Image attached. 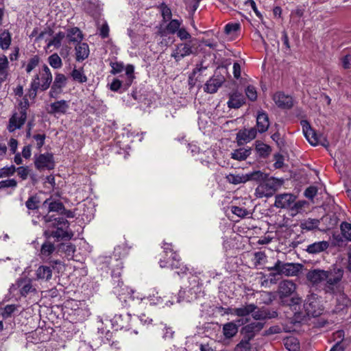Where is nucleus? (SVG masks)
Wrapping results in <instances>:
<instances>
[{
	"label": "nucleus",
	"mask_w": 351,
	"mask_h": 351,
	"mask_svg": "<svg viewBox=\"0 0 351 351\" xmlns=\"http://www.w3.org/2000/svg\"><path fill=\"white\" fill-rule=\"evenodd\" d=\"M34 165L39 171L54 169L55 162L53 154L51 153H45L35 156Z\"/></svg>",
	"instance_id": "obj_9"
},
{
	"label": "nucleus",
	"mask_w": 351,
	"mask_h": 351,
	"mask_svg": "<svg viewBox=\"0 0 351 351\" xmlns=\"http://www.w3.org/2000/svg\"><path fill=\"white\" fill-rule=\"evenodd\" d=\"M327 277L324 279L326 281L325 290L326 292H332L334 287L337 285L343 277V271L338 269L334 271H326Z\"/></svg>",
	"instance_id": "obj_13"
},
{
	"label": "nucleus",
	"mask_w": 351,
	"mask_h": 351,
	"mask_svg": "<svg viewBox=\"0 0 351 351\" xmlns=\"http://www.w3.org/2000/svg\"><path fill=\"white\" fill-rule=\"evenodd\" d=\"M110 64L112 68L111 73L114 75L118 74L124 70V64L123 62H110Z\"/></svg>",
	"instance_id": "obj_62"
},
{
	"label": "nucleus",
	"mask_w": 351,
	"mask_h": 351,
	"mask_svg": "<svg viewBox=\"0 0 351 351\" xmlns=\"http://www.w3.org/2000/svg\"><path fill=\"white\" fill-rule=\"evenodd\" d=\"M224 82L225 77L223 75H215L206 82L204 90L208 93L213 94L217 91Z\"/></svg>",
	"instance_id": "obj_18"
},
{
	"label": "nucleus",
	"mask_w": 351,
	"mask_h": 351,
	"mask_svg": "<svg viewBox=\"0 0 351 351\" xmlns=\"http://www.w3.org/2000/svg\"><path fill=\"white\" fill-rule=\"evenodd\" d=\"M56 230H53L50 233V236L57 239V240L60 239H66L69 240L73 237V233L69 228L65 227H56Z\"/></svg>",
	"instance_id": "obj_27"
},
{
	"label": "nucleus",
	"mask_w": 351,
	"mask_h": 351,
	"mask_svg": "<svg viewBox=\"0 0 351 351\" xmlns=\"http://www.w3.org/2000/svg\"><path fill=\"white\" fill-rule=\"evenodd\" d=\"M17 186V182L14 179H8L0 182V189L3 188L15 189Z\"/></svg>",
	"instance_id": "obj_63"
},
{
	"label": "nucleus",
	"mask_w": 351,
	"mask_h": 351,
	"mask_svg": "<svg viewBox=\"0 0 351 351\" xmlns=\"http://www.w3.org/2000/svg\"><path fill=\"white\" fill-rule=\"evenodd\" d=\"M52 74L49 68L44 64L39 73L36 74L32 79L30 88L28 90L27 95H25L34 99L36 97L37 91L40 88L42 91L47 90L52 83Z\"/></svg>",
	"instance_id": "obj_1"
},
{
	"label": "nucleus",
	"mask_w": 351,
	"mask_h": 351,
	"mask_svg": "<svg viewBox=\"0 0 351 351\" xmlns=\"http://www.w3.org/2000/svg\"><path fill=\"white\" fill-rule=\"evenodd\" d=\"M63 208V204L59 201L51 202L49 204V212H60L61 213Z\"/></svg>",
	"instance_id": "obj_61"
},
{
	"label": "nucleus",
	"mask_w": 351,
	"mask_h": 351,
	"mask_svg": "<svg viewBox=\"0 0 351 351\" xmlns=\"http://www.w3.org/2000/svg\"><path fill=\"white\" fill-rule=\"evenodd\" d=\"M232 213L237 216L243 218L250 215V213L245 208L237 206H232L230 207Z\"/></svg>",
	"instance_id": "obj_55"
},
{
	"label": "nucleus",
	"mask_w": 351,
	"mask_h": 351,
	"mask_svg": "<svg viewBox=\"0 0 351 351\" xmlns=\"http://www.w3.org/2000/svg\"><path fill=\"white\" fill-rule=\"evenodd\" d=\"M238 324L234 322H228L223 326V334L226 339H230L238 332V328L241 325V321Z\"/></svg>",
	"instance_id": "obj_30"
},
{
	"label": "nucleus",
	"mask_w": 351,
	"mask_h": 351,
	"mask_svg": "<svg viewBox=\"0 0 351 351\" xmlns=\"http://www.w3.org/2000/svg\"><path fill=\"white\" fill-rule=\"evenodd\" d=\"M182 21L177 19H172L166 26V31L169 34H176L180 29Z\"/></svg>",
	"instance_id": "obj_48"
},
{
	"label": "nucleus",
	"mask_w": 351,
	"mask_h": 351,
	"mask_svg": "<svg viewBox=\"0 0 351 351\" xmlns=\"http://www.w3.org/2000/svg\"><path fill=\"white\" fill-rule=\"evenodd\" d=\"M44 219L47 223L49 224V227H65L69 228V221L62 217H53V215H47L44 217Z\"/></svg>",
	"instance_id": "obj_28"
},
{
	"label": "nucleus",
	"mask_w": 351,
	"mask_h": 351,
	"mask_svg": "<svg viewBox=\"0 0 351 351\" xmlns=\"http://www.w3.org/2000/svg\"><path fill=\"white\" fill-rule=\"evenodd\" d=\"M245 97L239 92H234L229 95L227 105L230 108H239L245 104Z\"/></svg>",
	"instance_id": "obj_25"
},
{
	"label": "nucleus",
	"mask_w": 351,
	"mask_h": 351,
	"mask_svg": "<svg viewBox=\"0 0 351 351\" xmlns=\"http://www.w3.org/2000/svg\"><path fill=\"white\" fill-rule=\"evenodd\" d=\"M65 38V33L60 32L57 33L47 44V47L53 46L55 48L58 49L61 46L62 40Z\"/></svg>",
	"instance_id": "obj_46"
},
{
	"label": "nucleus",
	"mask_w": 351,
	"mask_h": 351,
	"mask_svg": "<svg viewBox=\"0 0 351 351\" xmlns=\"http://www.w3.org/2000/svg\"><path fill=\"white\" fill-rule=\"evenodd\" d=\"M122 251H125V249L120 246L114 249L113 256L110 257V265L112 267V277H119L121 274L120 270L123 267L122 262L119 261L120 254Z\"/></svg>",
	"instance_id": "obj_17"
},
{
	"label": "nucleus",
	"mask_w": 351,
	"mask_h": 351,
	"mask_svg": "<svg viewBox=\"0 0 351 351\" xmlns=\"http://www.w3.org/2000/svg\"><path fill=\"white\" fill-rule=\"evenodd\" d=\"M256 151L261 158H267L271 153V147L261 141H256Z\"/></svg>",
	"instance_id": "obj_40"
},
{
	"label": "nucleus",
	"mask_w": 351,
	"mask_h": 351,
	"mask_svg": "<svg viewBox=\"0 0 351 351\" xmlns=\"http://www.w3.org/2000/svg\"><path fill=\"white\" fill-rule=\"evenodd\" d=\"M264 324L261 322H253L246 325L243 328L244 335L249 337V339H253L256 332H259L263 328Z\"/></svg>",
	"instance_id": "obj_35"
},
{
	"label": "nucleus",
	"mask_w": 351,
	"mask_h": 351,
	"mask_svg": "<svg viewBox=\"0 0 351 351\" xmlns=\"http://www.w3.org/2000/svg\"><path fill=\"white\" fill-rule=\"evenodd\" d=\"M284 344L289 351H299L300 345L298 339L295 337H288L284 340Z\"/></svg>",
	"instance_id": "obj_44"
},
{
	"label": "nucleus",
	"mask_w": 351,
	"mask_h": 351,
	"mask_svg": "<svg viewBox=\"0 0 351 351\" xmlns=\"http://www.w3.org/2000/svg\"><path fill=\"white\" fill-rule=\"evenodd\" d=\"M340 229L343 237L347 241H351V224L343 221L341 223Z\"/></svg>",
	"instance_id": "obj_53"
},
{
	"label": "nucleus",
	"mask_w": 351,
	"mask_h": 351,
	"mask_svg": "<svg viewBox=\"0 0 351 351\" xmlns=\"http://www.w3.org/2000/svg\"><path fill=\"white\" fill-rule=\"evenodd\" d=\"M245 94L247 97L254 101L257 99V92L254 86L250 85L245 89Z\"/></svg>",
	"instance_id": "obj_60"
},
{
	"label": "nucleus",
	"mask_w": 351,
	"mask_h": 351,
	"mask_svg": "<svg viewBox=\"0 0 351 351\" xmlns=\"http://www.w3.org/2000/svg\"><path fill=\"white\" fill-rule=\"evenodd\" d=\"M337 302L339 306L338 308L342 310L350 304V300L345 294H340L337 299Z\"/></svg>",
	"instance_id": "obj_59"
},
{
	"label": "nucleus",
	"mask_w": 351,
	"mask_h": 351,
	"mask_svg": "<svg viewBox=\"0 0 351 351\" xmlns=\"http://www.w3.org/2000/svg\"><path fill=\"white\" fill-rule=\"evenodd\" d=\"M76 60L81 62L86 59L90 53L89 47L86 43H79L75 48Z\"/></svg>",
	"instance_id": "obj_31"
},
{
	"label": "nucleus",
	"mask_w": 351,
	"mask_h": 351,
	"mask_svg": "<svg viewBox=\"0 0 351 351\" xmlns=\"http://www.w3.org/2000/svg\"><path fill=\"white\" fill-rule=\"evenodd\" d=\"M190 286L191 287L187 291L190 295L186 298L187 302H191V300L196 299L202 292V284L199 283L197 277L194 276L190 280Z\"/></svg>",
	"instance_id": "obj_22"
},
{
	"label": "nucleus",
	"mask_w": 351,
	"mask_h": 351,
	"mask_svg": "<svg viewBox=\"0 0 351 351\" xmlns=\"http://www.w3.org/2000/svg\"><path fill=\"white\" fill-rule=\"evenodd\" d=\"M8 65L9 62L5 56L0 57V82H3L6 80L8 75Z\"/></svg>",
	"instance_id": "obj_38"
},
{
	"label": "nucleus",
	"mask_w": 351,
	"mask_h": 351,
	"mask_svg": "<svg viewBox=\"0 0 351 351\" xmlns=\"http://www.w3.org/2000/svg\"><path fill=\"white\" fill-rule=\"evenodd\" d=\"M195 53L196 48L194 45L191 43V41H186L176 45L172 51L171 57L173 58L176 62H179L185 57Z\"/></svg>",
	"instance_id": "obj_6"
},
{
	"label": "nucleus",
	"mask_w": 351,
	"mask_h": 351,
	"mask_svg": "<svg viewBox=\"0 0 351 351\" xmlns=\"http://www.w3.org/2000/svg\"><path fill=\"white\" fill-rule=\"evenodd\" d=\"M39 200L36 195L31 196L25 202V206L29 210H36L38 208Z\"/></svg>",
	"instance_id": "obj_56"
},
{
	"label": "nucleus",
	"mask_w": 351,
	"mask_h": 351,
	"mask_svg": "<svg viewBox=\"0 0 351 351\" xmlns=\"http://www.w3.org/2000/svg\"><path fill=\"white\" fill-rule=\"evenodd\" d=\"M27 119V112L25 109H22L19 112H15L9 119V123L7 129L10 132H13L17 129H20L25 123Z\"/></svg>",
	"instance_id": "obj_12"
},
{
	"label": "nucleus",
	"mask_w": 351,
	"mask_h": 351,
	"mask_svg": "<svg viewBox=\"0 0 351 351\" xmlns=\"http://www.w3.org/2000/svg\"><path fill=\"white\" fill-rule=\"evenodd\" d=\"M131 321V315L129 313L115 315L111 320L112 325L116 330H130Z\"/></svg>",
	"instance_id": "obj_15"
},
{
	"label": "nucleus",
	"mask_w": 351,
	"mask_h": 351,
	"mask_svg": "<svg viewBox=\"0 0 351 351\" xmlns=\"http://www.w3.org/2000/svg\"><path fill=\"white\" fill-rule=\"evenodd\" d=\"M12 42V36L8 30H3L0 34V47L3 50L9 49Z\"/></svg>",
	"instance_id": "obj_41"
},
{
	"label": "nucleus",
	"mask_w": 351,
	"mask_h": 351,
	"mask_svg": "<svg viewBox=\"0 0 351 351\" xmlns=\"http://www.w3.org/2000/svg\"><path fill=\"white\" fill-rule=\"evenodd\" d=\"M71 76L74 81L81 84L86 82L88 80L84 74L83 68H74L71 73Z\"/></svg>",
	"instance_id": "obj_43"
},
{
	"label": "nucleus",
	"mask_w": 351,
	"mask_h": 351,
	"mask_svg": "<svg viewBox=\"0 0 351 351\" xmlns=\"http://www.w3.org/2000/svg\"><path fill=\"white\" fill-rule=\"evenodd\" d=\"M227 180L234 184H238L241 183H245V174L242 175H234V174H229L226 176Z\"/></svg>",
	"instance_id": "obj_51"
},
{
	"label": "nucleus",
	"mask_w": 351,
	"mask_h": 351,
	"mask_svg": "<svg viewBox=\"0 0 351 351\" xmlns=\"http://www.w3.org/2000/svg\"><path fill=\"white\" fill-rule=\"evenodd\" d=\"M146 296L143 293L136 292L133 289H130L128 292V301H132L136 303H140L143 299H145Z\"/></svg>",
	"instance_id": "obj_49"
},
{
	"label": "nucleus",
	"mask_w": 351,
	"mask_h": 351,
	"mask_svg": "<svg viewBox=\"0 0 351 351\" xmlns=\"http://www.w3.org/2000/svg\"><path fill=\"white\" fill-rule=\"evenodd\" d=\"M88 3V9L93 14H99L103 10V4L99 0H90Z\"/></svg>",
	"instance_id": "obj_47"
},
{
	"label": "nucleus",
	"mask_w": 351,
	"mask_h": 351,
	"mask_svg": "<svg viewBox=\"0 0 351 351\" xmlns=\"http://www.w3.org/2000/svg\"><path fill=\"white\" fill-rule=\"evenodd\" d=\"M125 70L126 75V80L123 86H125V89H127L129 86H131L132 81L134 79V67L132 64H128Z\"/></svg>",
	"instance_id": "obj_45"
},
{
	"label": "nucleus",
	"mask_w": 351,
	"mask_h": 351,
	"mask_svg": "<svg viewBox=\"0 0 351 351\" xmlns=\"http://www.w3.org/2000/svg\"><path fill=\"white\" fill-rule=\"evenodd\" d=\"M16 171L17 172L18 176L23 180L27 178L29 173L28 167L25 166H21L16 168Z\"/></svg>",
	"instance_id": "obj_64"
},
{
	"label": "nucleus",
	"mask_w": 351,
	"mask_h": 351,
	"mask_svg": "<svg viewBox=\"0 0 351 351\" xmlns=\"http://www.w3.org/2000/svg\"><path fill=\"white\" fill-rule=\"evenodd\" d=\"M303 307L308 316L317 317L320 315L323 311L320 298L315 293L307 295L304 300Z\"/></svg>",
	"instance_id": "obj_4"
},
{
	"label": "nucleus",
	"mask_w": 351,
	"mask_h": 351,
	"mask_svg": "<svg viewBox=\"0 0 351 351\" xmlns=\"http://www.w3.org/2000/svg\"><path fill=\"white\" fill-rule=\"evenodd\" d=\"M40 58L38 56H34L31 58L26 66L25 71L27 73H29L33 69H34L39 64Z\"/></svg>",
	"instance_id": "obj_57"
},
{
	"label": "nucleus",
	"mask_w": 351,
	"mask_h": 351,
	"mask_svg": "<svg viewBox=\"0 0 351 351\" xmlns=\"http://www.w3.org/2000/svg\"><path fill=\"white\" fill-rule=\"evenodd\" d=\"M326 271L322 269H313L306 274L307 280L313 285H318L324 281L327 277Z\"/></svg>",
	"instance_id": "obj_23"
},
{
	"label": "nucleus",
	"mask_w": 351,
	"mask_h": 351,
	"mask_svg": "<svg viewBox=\"0 0 351 351\" xmlns=\"http://www.w3.org/2000/svg\"><path fill=\"white\" fill-rule=\"evenodd\" d=\"M66 83L67 78L64 74L60 73H56L54 80L49 93V97L56 98L58 95L62 93L63 88L66 86Z\"/></svg>",
	"instance_id": "obj_10"
},
{
	"label": "nucleus",
	"mask_w": 351,
	"mask_h": 351,
	"mask_svg": "<svg viewBox=\"0 0 351 351\" xmlns=\"http://www.w3.org/2000/svg\"><path fill=\"white\" fill-rule=\"evenodd\" d=\"M302 267L300 263H285L278 260L274 266L268 267L269 271H276V274L285 276H296Z\"/></svg>",
	"instance_id": "obj_2"
},
{
	"label": "nucleus",
	"mask_w": 351,
	"mask_h": 351,
	"mask_svg": "<svg viewBox=\"0 0 351 351\" xmlns=\"http://www.w3.org/2000/svg\"><path fill=\"white\" fill-rule=\"evenodd\" d=\"M329 243L326 241H317L307 245L306 251L311 254H316L327 250Z\"/></svg>",
	"instance_id": "obj_29"
},
{
	"label": "nucleus",
	"mask_w": 351,
	"mask_h": 351,
	"mask_svg": "<svg viewBox=\"0 0 351 351\" xmlns=\"http://www.w3.org/2000/svg\"><path fill=\"white\" fill-rule=\"evenodd\" d=\"M278 314L276 311H270L267 308H257L252 313V317L256 320H263L266 319H271L277 317Z\"/></svg>",
	"instance_id": "obj_32"
},
{
	"label": "nucleus",
	"mask_w": 351,
	"mask_h": 351,
	"mask_svg": "<svg viewBox=\"0 0 351 351\" xmlns=\"http://www.w3.org/2000/svg\"><path fill=\"white\" fill-rule=\"evenodd\" d=\"M53 265L59 264V261H53L51 262ZM53 265L49 266L46 265H40L35 271L36 280L38 281L48 282L53 275Z\"/></svg>",
	"instance_id": "obj_14"
},
{
	"label": "nucleus",
	"mask_w": 351,
	"mask_h": 351,
	"mask_svg": "<svg viewBox=\"0 0 351 351\" xmlns=\"http://www.w3.org/2000/svg\"><path fill=\"white\" fill-rule=\"evenodd\" d=\"M295 201V195L290 193H284L276 196L274 205L277 208H290Z\"/></svg>",
	"instance_id": "obj_19"
},
{
	"label": "nucleus",
	"mask_w": 351,
	"mask_h": 351,
	"mask_svg": "<svg viewBox=\"0 0 351 351\" xmlns=\"http://www.w3.org/2000/svg\"><path fill=\"white\" fill-rule=\"evenodd\" d=\"M251 154L250 148L241 147L231 153V158L237 160H244Z\"/></svg>",
	"instance_id": "obj_39"
},
{
	"label": "nucleus",
	"mask_w": 351,
	"mask_h": 351,
	"mask_svg": "<svg viewBox=\"0 0 351 351\" xmlns=\"http://www.w3.org/2000/svg\"><path fill=\"white\" fill-rule=\"evenodd\" d=\"M16 290H19L20 295L25 298L29 294L37 293L36 288L32 284V280L27 277L19 278L9 289L10 293Z\"/></svg>",
	"instance_id": "obj_3"
},
{
	"label": "nucleus",
	"mask_w": 351,
	"mask_h": 351,
	"mask_svg": "<svg viewBox=\"0 0 351 351\" xmlns=\"http://www.w3.org/2000/svg\"><path fill=\"white\" fill-rule=\"evenodd\" d=\"M268 178V174L265 173L261 171H253L245 173V180L247 181H255L256 182L261 183L263 181H265Z\"/></svg>",
	"instance_id": "obj_37"
},
{
	"label": "nucleus",
	"mask_w": 351,
	"mask_h": 351,
	"mask_svg": "<svg viewBox=\"0 0 351 351\" xmlns=\"http://www.w3.org/2000/svg\"><path fill=\"white\" fill-rule=\"evenodd\" d=\"M75 252V246L71 243H61L58 246L57 253L64 254L68 259L73 258Z\"/></svg>",
	"instance_id": "obj_36"
},
{
	"label": "nucleus",
	"mask_w": 351,
	"mask_h": 351,
	"mask_svg": "<svg viewBox=\"0 0 351 351\" xmlns=\"http://www.w3.org/2000/svg\"><path fill=\"white\" fill-rule=\"evenodd\" d=\"M65 37L70 43H80L84 38L82 31L76 27L68 29Z\"/></svg>",
	"instance_id": "obj_34"
},
{
	"label": "nucleus",
	"mask_w": 351,
	"mask_h": 351,
	"mask_svg": "<svg viewBox=\"0 0 351 351\" xmlns=\"http://www.w3.org/2000/svg\"><path fill=\"white\" fill-rule=\"evenodd\" d=\"M49 65L53 69H58L62 67V62L58 53H53L48 58Z\"/></svg>",
	"instance_id": "obj_50"
},
{
	"label": "nucleus",
	"mask_w": 351,
	"mask_h": 351,
	"mask_svg": "<svg viewBox=\"0 0 351 351\" xmlns=\"http://www.w3.org/2000/svg\"><path fill=\"white\" fill-rule=\"evenodd\" d=\"M252 339H249V337L244 335L243 339L240 341V343L237 346V351H250L251 349L250 340Z\"/></svg>",
	"instance_id": "obj_54"
},
{
	"label": "nucleus",
	"mask_w": 351,
	"mask_h": 351,
	"mask_svg": "<svg viewBox=\"0 0 351 351\" xmlns=\"http://www.w3.org/2000/svg\"><path fill=\"white\" fill-rule=\"evenodd\" d=\"M160 266L162 268H170L171 269H179L176 271L177 274L180 276L184 274L189 271V268L180 262V258L176 252H172V257L167 258V260H160Z\"/></svg>",
	"instance_id": "obj_7"
},
{
	"label": "nucleus",
	"mask_w": 351,
	"mask_h": 351,
	"mask_svg": "<svg viewBox=\"0 0 351 351\" xmlns=\"http://www.w3.org/2000/svg\"><path fill=\"white\" fill-rule=\"evenodd\" d=\"M296 285L291 280H284L279 283L278 294L280 300L291 296L295 291Z\"/></svg>",
	"instance_id": "obj_16"
},
{
	"label": "nucleus",
	"mask_w": 351,
	"mask_h": 351,
	"mask_svg": "<svg viewBox=\"0 0 351 351\" xmlns=\"http://www.w3.org/2000/svg\"><path fill=\"white\" fill-rule=\"evenodd\" d=\"M16 168L14 165L4 167L0 169V178L9 177L16 172Z\"/></svg>",
	"instance_id": "obj_58"
},
{
	"label": "nucleus",
	"mask_w": 351,
	"mask_h": 351,
	"mask_svg": "<svg viewBox=\"0 0 351 351\" xmlns=\"http://www.w3.org/2000/svg\"><path fill=\"white\" fill-rule=\"evenodd\" d=\"M257 130L255 128H252L249 130H240L237 134V142L239 145H242L244 143L250 142L256 138Z\"/></svg>",
	"instance_id": "obj_21"
},
{
	"label": "nucleus",
	"mask_w": 351,
	"mask_h": 351,
	"mask_svg": "<svg viewBox=\"0 0 351 351\" xmlns=\"http://www.w3.org/2000/svg\"><path fill=\"white\" fill-rule=\"evenodd\" d=\"M258 308V306L254 304H246L241 307L233 309L232 313L239 317H245L250 314Z\"/></svg>",
	"instance_id": "obj_33"
},
{
	"label": "nucleus",
	"mask_w": 351,
	"mask_h": 351,
	"mask_svg": "<svg viewBox=\"0 0 351 351\" xmlns=\"http://www.w3.org/2000/svg\"><path fill=\"white\" fill-rule=\"evenodd\" d=\"M57 249L58 247H56L53 243L49 240H45L41 245L38 256L41 260L47 261L49 259L55 252H57Z\"/></svg>",
	"instance_id": "obj_20"
},
{
	"label": "nucleus",
	"mask_w": 351,
	"mask_h": 351,
	"mask_svg": "<svg viewBox=\"0 0 351 351\" xmlns=\"http://www.w3.org/2000/svg\"><path fill=\"white\" fill-rule=\"evenodd\" d=\"M319 223V219L308 218L302 221L300 226L302 230L310 231L317 228Z\"/></svg>",
	"instance_id": "obj_42"
},
{
	"label": "nucleus",
	"mask_w": 351,
	"mask_h": 351,
	"mask_svg": "<svg viewBox=\"0 0 351 351\" xmlns=\"http://www.w3.org/2000/svg\"><path fill=\"white\" fill-rule=\"evenodd\" d=\"M278 184V180L274 178H267L266 180L263 181L258 184L255 190V195L258 198L271 197Z\"/></svg>",
	"instance_id": "obj_5"
},
{
	"label": "nucleus",
	"mask_w": 351,
	"mask_h": 351,
	"mask_svg": "<svg viewBox=\"0 0 351 351\" xmlns=\"http://www.w3.org/2000/svg\"><path fill=\"white\" fill-rule=\"evenodd\" d=\"M19 305L8 304L2 309L1 316L4 319H8L18 309Z\"/></svg>",
	"instance_id": "obj_52"
},
{
	"label": "nucleus",
	"mask_w": 351,
	"mask_h": 351,
	"mask_svg": "<svg viewBox=\"0 0 351 351\" xmlns=\"http://www.w3.org/2000/svg\"><path fill=\"white\" fill-rule=\"evenodd\" d=\"M269 126V120L267 114L263 111H259L256 116V130L259 133L265 132Z\"/></svg>",
	"instance_id": "obj_24"
},
{
	"label": "nucleus",
	"mask_w": 351,
	"mask_h": 351,
	"mask_svg": "<svg viewBox=\"0 0 351 351\" xmlns=\"http://www.w3.org/2000/svg\"><path fill=\"white\" fill-rule=\"evenodd\" d=\"M69 108V105L66 100H60L51 103L49 106L48 112L49 114H65Z\"/></svg>",
	"instance_id": "obj_26"
},
{
	"label": "nucleus",
	"mask_w": 351,
	"mask_h": 351,
	"mask_svg": "<svg viewBox=\"0 0 351 351\" xmlns=\"http://www.w3.org/2000/svg\"><path fill=\"white\" fill-rule=\"evenodd\" d=\"M300 123L302 127L303 134L311 145L316 146L318 144H321L324 146H326V145L324 143L326 141V139L322 136L317 135L315 131L311 128L308 121L306 120H302L301 121Z\"/></svg>",
	"instance_id": "obj_8"
},
{
	"label": "nucleus",
	"mask_w": 351,
	"mask_h": 351,
	"mask_svg": "<svg viewBox=\"0 0 351 351\" xmlns=\"http://www.w3.org/2000/svg\"><path fill=\"white\" fill-rule=\"evenodd\" d=\"M275 104L280 109H291L293 106V99L282 91H278L272 95Z\"/></svg>",
	"instance_id": "obj_11"
}]
</instances>
